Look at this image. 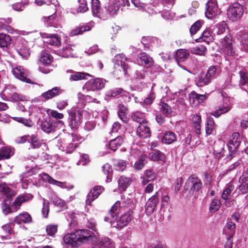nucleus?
<instances>
[{
	"mask_svg": "<svg viewBox=\"0 0 248 248\" xmlns=\"http://www.w3.org/2000/svg\"><path fill=\"white\" fill-rule=\"evenodd\" d=\"M177 136L176 134L171 131L166 132L162 138V142L166 144H171L176 141Z\"/></svg>",
	"mask_w": 248,
	"mask_h": 248,
	"instance_id": "c756f323",
	"label": "nucleus"
},
{
	"mask_svg": "<svg viewBox=\"0 0 248 248\" xmlns=\"http://www.w3.org/2000/svg\"><path fill=\"white\" fill-rule=\"evenodd\" d=\"M192 123L194 125V128L196 134L200 135L201 134V117L200 115L195 114L192 118Z\"/></svg>",
	"mask_w": 248,
	"mask_h": 248,
	"instance_id": "a19ab883",
	"label": "nucleus"
},
{
	"mask_svg": "<svg viewBox=\"0 0 248 248\" xmlns=\"http://www.w3.org/2000/svg\"><path fill=\"white\" fill-rule=\"evenodd\" d=\"M155 173L151 170H146L144 171L143 176L141 177L142 179L141 184L142 186L146 185L148 183L153 181L156 178Z\"/></svg>",
	"mask_w": 248,
	"mask_h": 248,
	"instance_id": "cd10ccee",
	"label": "nucleus"
},
{
	"mask_svg": "<svg viewBox=\"0 0 248 248\" xmlns=\"http://www.w3.org/2000/svg\"><path fill=\"white\" fill-rule=\"evenodd\" d=\"M191 51L194 54L203 56L205 55L207 52V49L205 46L200 45L199 46L192 48L191 50Z\"/></svg>",
	"mask_w": 248,
	"mask_h": 248,
	"instance_id": "5fc2aeb1",
	"label": "nucleus"
},
{
	"mask_svg": "<svg viewBox=\"0 0 248 248\" xmlns=\"http://www.w3.org/2000/svg\"><path fill=\"white\" fill-rule=\"evenodd\" d=\"M120 207V202H116L111 207L108 216L105 217V221L108 222L111 224H115L117 218V215Z\"/></svg>",
	"mask_w": 248,
	"mask_h": 248,
	"instance_id": "f8f14e48",
	"label": "nucleus"
},
{
	"mask_svg": "<svg viewBox=\"0 0 248 248\" xmlns=\"http://www.w3.org/2000/svg\"><path fill=\"white\" fill-rule=\"evenodd\" d=\"M62 93V90L58 87H55L42 94V97L46 99H50Z\"/></svg>",
	"mask_w": 248,
	"mask_h": 248,
	"instance_id": "7c9ffc66",
	"label": "nucleus"
},
{
	"mask_svg": "<svg viewBox=\"0 0 248 248\" xmlns=\"http://www.w3.org/2000/svg\"><path fill=\"white\" fill-rule=\"evenodd\" d=\"M52 59V57L50 54L43 52L41 54L40 61L44 64H48L51 63Z\"/></svg>",
	"mask_w": 248,
	"mask_h": 248,
	"instance_id": "e2e57ef3",
	"label": "nucleus"
},
{
	"mask_svg": "<svg viewBox=\"0 0 248 248\" xmlns=\"http://www.w3.org/2000/svg\"><path fill=\"white\" fill-rule=\"evenodd\" d=\"M141 43L145 46L147 45L154 46L155 44L158 45L160 43V41L155 37H143Z\"/></svg>",
	"mask_w": 248,
	"mask_h": 248,
	"instance_id": "09e8293b",
	"label": "nucleus"
},
{
	"mask_svg": "<svg viewBox=\"0 0 248 248\" xmlns=\"http://www.w3.org/2000/svg\"><path fill=\"white\" fill-rule=\"evenodd\" d=\"M78 3L77 13H84L88 10L86 0H78Z\"/></svg>",
	"mask_w": 248,
	"mask_h": 248,
	"instance_id": "052dcab7",
	"label": "nucleus"
},
{
	"mask_svg": "<svg viewBox=\"0 0 248 248\" xmlns=\"http://www.w3.org/2000/svg\"><path fill=\"white\" fill-rule=\"evenodd\" d=\"M10 94L9 101L16 102L18 101H24L25 100V96L16 93H11L10 92Z\"/></svg>",
	"mask_w": 248,
	"mask_h": 248,
	"instance_id": "338daca9",
	"label": "nucleus"
},
{
	"mask_svg": "<svg viewBox=\"0 0 248 248\" xmlns=\"http://www.w3.org/2000/svg\"><path fill=\"white\" fill-rule=\"evenodd\" d=\"M0 193L4 199L12 198L16 194L15 191L10 188L6 183L0 184Z\"/></svg>",
	"mask_w": 248,
	"mask_h": 248,
	"instance_id": "a878e982",
	"label": "nucleus"
},
{
	"mask_svg": "<svg viewBox=\"0 0 248 248\" xmlns=\"http://www.w3.org/2000/svg\"><path fill=\"white\" fill-rule=\"evenodd\" d=\"M79 232L76 231L74 232L65 234L63 238L64 242L69 247L77 248L82 244L80 240L81 238L78 237Z\"/></svg>",
	"mask_w": 248,
	"mask_h": 248,
	"instance_id": "20e7f679",
	"label": "nucleus"
},
{
	"mask_svg": "<svg viewBox=\"0 0 248 248\" xmlns=\"http://www.w3.org/2000/svg\"><path fill=\"white\" fill-rule=\"evenodd\" d=\"M220 47L225 55L228 56H233L234 51L233 50L232 37L230 35H226L220 39Z\"/></svg>",
	"mask_w": 248,
	"mask_h": 248,
	"instance_id": "423d86ee",
	"label": "nucleus"
},
{
	"mask_svg": "<svg viewBox=\"0 0 248 248\" xmlns=\"http://www.w3.org/2000/svg\"><path fill=\"white\" fill-rule=\"evenodd\" d=\"M235 224L232 221L228 220L223 230L224 233L227 235L228 238L233 237L235 232Z\"/></svg>",
	"mask_w": 248,
	"mask_h": 248,
	"instance_id": "5701e85b",
	"label": "nucleus"
},
{
	"mask_svg": "<svg viewBox=\"0 0 248 248\" xmlns=\"http://www.w3.org/2000/svg\"><path fill=\"white\" fill-rule=\"evenodd\" d=\"M123 138L122 137L118 136L115 139L109 141V146L112 151H116L123 143Z\"/></svg>",
	"mask_w": 248,
	"mask_h": 248,
	"instance_id": "e433bc0d",
	"label": "nucleus"
},
{
	"mask_svg": "<svg viewBox=\"0 0 248 248\" xmlns=\"http://www.w3.org/2000/svg\"><path fill=\"white\" fill-rule=\"evenodd\" d=\"M13 154L14 151L10 147H2L0 149V160L8 159Z\"/></svg>",
	"mask_w": 248,
	"mask_h": 248,
	"instance_id": "4c0bfd02",
	"label": "nucleus"
},
{
	"mask_svg": "<svg viewBox=\"0 0 248 248\" xmlns=\"http://www.w3.org/2000/svg\"><path fill=\"white\" fill-rule=\"evenodd\" d=\"M147 163L146 156L145 155H142L139 159L135 162L134 164V168L136 170H140L142 169L145 164Z\"/></svg>",
	"mask_w": 248,
	"mask_h": 248,
	"instance_id": "3c124183",
	"label": "nucleus"
},
{
	"mask_svg": "<svg viewBox=\"0 0 248 248\" xmlns=\"http://www.w3.org/2000/svg\"><path fill=\"white\" fill-rule=\"evenodd\" d=\"M67 72H69V80L70 81H78L84 79L87 76H90L89 74L84 72H76L73 70H68Z\"/></svg>",
	"mask_w": 248,
	"mask_h": 248,
	"instance_id": "b1692460",
	"label": "nucleus"
},
{
	"mask_svg": "<svg viewBox=\"0 0 248 248\" xmlns=\"http://www.w3.org/2000/svg\"><path fill=\"white\" fill-rule=\"evenodd\" d=\"M47 43L52 46H58L61 45V38L57 35H52L48 38Z\"/></svg>",
	"mask_w": 248,
	"mask_h": 248,
	"instance_id": "680f3d73",
	"label": "nucleus"
},
{
	"mask_svg": "<svg viewBox=\"0 0 248 248\" xmlns=\"http://www.w3.org/2000/svg\"><path fill=\"white\" fill-rule=\"evenodd\" d=\"M149 157L153 161H164L166 158L165 155L158 150H155L150 153Z\"/></svg>",
	"mask_w": 248,
	"mask_h": 248,
	"instance_id": "f704fd0d",
	"label": "nucleus"
},
{
	"mask_svg": "<svg viewBox=\"0 0 248 248\" xmlns=\"http://www.w3.org/2000/svg\"><path fill=\"white\" fill-rule=\"evenodd\" d=\"M205 130L206 135L213 134L215 132V123L212 118L207 119Z\"/></svg>",
	"mask_w": 248,
	"mask_h": 248,
	"instance_id": "79ce46f5",
	"label": "nucleus"
},
{
	"mask_svg": "<svg viewBox=\"0 0 248 248\" xmlns=\"http://www.w3.org/2000/svg\"><path fill=\"white\" fill-rule=\"evenodd\" d=\"M227 24L224 22L217 24L214 27L213 32L217 36L221 35L225 32Z\"/></svg>",
	"mask_w": 248,
	"mask_h": 248,
	"instance_id": "49530a36",
	"label": "nucleus"
},
{
	"mask_svg": "<svg viewBox=\"0 0 248 248\" xmlns=\"http://www.w3.org/2000/svg\"><path fill=\"white\" fill-rule=\"evenodd\" d=\"M190 53L188 50L186 49H178L175 53V58L179 65V62L185 61L189 56Z\"/></svg>",
	"mask_w": 248,
	"mask_h": 248,
	"instance_id": "bb28decb",
	"label": "nucleus"
},
{
	"mask_svg": "<svg viewBox=\"0 0 248 248\" xmlns=\"http://www.w3.org/2000/svg\"><path fill=\"white\" fill-rule=\"evenodd\" d=\"M28 141L30 143L31 146L32 148H38L41 145V142L38 139V138L34 135L30 136L29 140Z\"/></svg>",
	"mask_w": 248,
	"mask_h": 248,
	"instance_id": "864d4df0",
	"label": "nucleus"
},
{
	"mask_svg": "<svg viewBox=\"0 0 248 248\" xmlns=\"http://www.w3.org/2000/svg\"><path fill=\"white\" fill-rule=\"evenodd\" d=\"M91 4L93 15L100 18H105V16L100 11L99 1L98 0H92Z\"/></svg>",
	"mask_w": 248,
	"mask_h": 248,
	"instance_id": "4be33fe9",
	"label": "nucleus"
},
{
	"mask_svg": "<svg viewBox=\"0 0 248 248\" xmlns=\"http://www.w3.org/2000/svg\"><path fill=\"white\" fill-rule=\"evenodd\" d=\"M15 222L18 224L29 223L32 221L31 216L27 212L21 213L14 218Z\"/></svg>",
	"mask_w": 248,
	"mask_h": 248,
	"instance_id": "393cba45",
	"label": "nucleus"
},
{
	"mask_svg": "<svg viewBox=\"0 0 248 248\" xmlns=\"http://www.w3.org/2000/svg\"><path fill=\"white\" fill-rule=\"evenodd\" d=\"M69 126L75 130L78 128L81 123V114L76 111L71 112L69 116Z\"/></svg>",
	"mask_w": 248,
	"mask_h": 248,
	"instance_id": "9d476101",
	"label": "nucleus"
},
{
	"mask_svg": "<svg viewBox=\"0 0 248 248\" xmlns=\"http://www.w3.org/2000/svg\"><path fill=\"white\" fill-rule=\"evenodd\" d=\"M12 72L16 78L20 80L27 83L31 84L33 83L30 78V75L28 71L23 67L18 66L15 67L13 69Z\"/></svg>",
	"mask_w": 248,
	"mask_h": 248,
	"instance_id": "6e6552de",
	"label": "nucleus"
},
{
	"mask_svg": "<svg viewBox=\"0 0 248 248\" xmlns=\"http://www.w3.org/2000/svg\"><path fill=\"white\" fill-rule=\"evenodd\" d=\"M206 98L205 94H200L192 92L189 96V102L192 107H196L202 103Z\"/></svg>",
	"mask_w": 248,
	"mask_h": 248,
	"instance_id": "a211bd4d",
	"label": "nucleus"
},
{
	"mask_svg": "<svg viewBox=\"0 0 248 248\" xmlns=\"http://www.w3.org/2000/svg\"><path fill=\"white\" fill-rule=\"evenodd\" d=\"M205 16L209 19H212L217 16L219 14L217 4L212 1H209L206 4Z\"/></svg>",
	"mask_w": 248,
	"mask_h": 248,
	"instance_id": "9b49d317",
	"label": "nucleus"
},
{
	"mask_svg": "<svg viewBox=\"0 0 248 248\" xmlns=\"http://www.w3.org/2000/svg\"><path fill=\"white\" fill-rule=\"evenodd\" d=\"M106 9L110 15H113L117 12L120 9V4L118 3L111 2L106 6Z\"/></svg>",
	"mask_w": 248,
	"mask_h": 248,
	"instance_id": "8fccbe9b",
	"label": "nucleus"
},
{
	"mask_svg": "<svg viewBox=\"0 0 248 248\" xmlns=\"http://www.w3.org/2000/svg\"><path fill=\"white\" fill-rule=\"evenodd\" d=\"M72 50V47L70 46H67L63 47L60 53L62 57L68 58L73 56Z\"/></svg>",
	"mask_w": 248,
	"mask_h": 248,
	"instance_id": "bf43d9fd",
	"label": "nucleus"
},
{
	"mask_svg": "<svg viewBox=\"0 0 248 248\" xmlns=\"http://www.w3.org/2000/svg\"><path fill=\"white\" fill-rule=\"evenodd\" d=\"M12 199V198L4 199L1 204L2 211L5 215H7L12 212L10 206Z\"/></svg>",
	"mask_w": 248,
	"mask_h": 248,
	"instance_id": "37998d69",
	"label": "nucleus"
},
{
	"mask_svg": "<svg viewBox=\"0 0 248 248\" xmlns=\"http://www.w3.org/2000/svg\"><path fill=\"white\" fill-rule=\"evenodd\" d=\"M131 118L134 121L137 122L140 124L147 122L145 119V114L139 111L133 112L131 115Z\"/></svg>",
	"mask_w": 248,
	"mask_h": 248,
	"instance_id": "2f4dec72",
	"label": "nucleus"
},
{
	"mask_svg": "<svg viewBox=\"0 0 248 248\" xmlns=\"http://www.w3.org/2000/svg\"><path fill=\"white\" fill-rule=\"evenodd\" d=\"M186 185L190 187V190L193 192L198 191L202 186L201 180L195 175L190 176L186 181Z\"/></svg>",
	"mask_w": 248,
	"mask_h": 248,
	"instance_id": "ddd939ff",
	"label": "nucleus"
},
{
	"mask_svg": "<svg viewBox=\"0 0 248 248\" xmlns=\"http://www.w3.org/2000/svg\"><path fill=\"white\" fill-rule=\"evenodd\" d=\"M104 190V187L100 186H95L91 189L87 196L86 205L91 206L92 202L97 199Z\"/></svg>",
	"mask_w": 248,
	"mask_h": 248,
	"instance_id": "1a4fd4ad",
	"label": "nucleus"
},
{
	"mask_svg": "<svg viewBox=\"0 0 248 248\" xmlns=\"http://www.w3.org/2000/svg\"><path fill=\"white\" fill-rule=\"evenodd\" d=\"M138 61L140 64L147 66H151L153 62L152 58L145 52L140 54L138 56Z\"/></svg>",
	"mask_w": 248,
	"mask_h": 248,
	"instance_id": "c85d7f7f",
	"label": "nucleus"
},
{
	"mask_svg": "<svg viewBox=\"0 0 248 248\" xmlns=\"http://www.w3.org/2000/svg\"><path fill=\"white\" fill-rule=\"evenodd\" d=\"M11 43V37L5 33H0V47H6Z\"/></svg>",
	"mask_w": 248,
	"mask_h": 248,
	"instance_id": "a18cd8bd",
	"label": "nucleus"
},
{
	"mask_svg": "<svg viewBox=\"0 0 248 248\" xmlns=\"http://www.w3.org/2000/svg\"><path fill=\"white\" fill-rule=\"evenodd\" d=\"M98 248H113L114 244L108 237L102 238L97 244Z\"/></svg>",
	"mask_w": 248,
	"mask_h": 248,
	"instance_id": "72a5a7b5",
	"label": "nucleus"
},
{
	"mask_svg": "<svg viewBox=\"0 0 248 248\" xmlns=\"http://www.w3.org/2000/svg\"><path fill=\"white\" fill-rule=\"evenodd\" d=\"M106 80L102 78H96L88 81L83 87L84 91H99L105 87Z\"/></svg>",
	"mask_w": 248,
	"mask_h": 248,
	"instance_id": "7ed1b4c3",
	"label": "nucleus"
},
{
	"mask_svg": "<svg viewBox=\"0 0 248 248\" xmlns=\"http://www.w3.org/2000/svg\"><path fill=\"white\" fill-rule=\"evenodd\" d=\"M160 108L159 109L161 112L163 113L164 114L168 116L170 115L171 112V109L170 106L168 105L165 103H161L159 105Z\"/></svg>",
	"mask_w": 248,
	"mask_h": 248,
	"instance_id": "69168bd1",
	"label": "nucleus"
},
{
	"mask_svg": "<svg viewBox=\"0 0 248 248\" xmlns=\"http://www.w3.org/2000/svg\"><path fill=\"white\" fill-rule=\"evenodd\" d=\"M241 49L246 52H248V35L243 36L241 41Z\"/></svg>",
	"mask_w": 248,
	"mask_h": 248,
	"instance_id": "774afa93",
	"label": "nucleus"
},
{
	"mask_svg": "<svg viewBox=\"0 0 248 248\" xmlns=\"http://www.w3.org/2000/svg\"><path fill=\"white\" fill-rule=\"evenodd\" d=\"M36 4L38 6H41L43 4L50 5V8L52 9V15L47 17H44V21L48 22L49 24L51 23V20L55 18V15L54 13L56 10V7L59 5L57 0H35Z\"/></svg>",
	"mask_w": 248,
	"mask_h": 248,
	"instance_id": "0eeeda50",
	"label": "nucleus"
},
{
	"mask_svg": "<svg viewBox=\"0 0 248 248\" xmlns=\"http://www.w3.org/2000/svg\"><path fill=\"white\" fill-rule=\"evenodd\" d=\"M42 179L49 184L57 186L60 187H63L65 184L64 183L54 180L46 173H44L41 175Z\"/></svg>",
	"mask_w": 248,
	"mask_h": 248,
	"instance_id": "c9c22d12",
	"label": "nucleus"
},
{
	"mask_svg": "<svg viewBox=\"0 0 248 248\" xmlns=\"http://www.w3.org/2000/svg\"><path fill=\"white\" fill-rule=\"evenodd\" d=\"M130 179L123 176L120 177L118 180V185L119 189L125 190L130 184Z\"/></svg>",
	"mask_w": 248,
	"mask_h": 248,
	"instance_id": "de8ad7c7",
	"label": "nucleus"
},
{
	"mask_svg": "<svg viewBox=\"0 0 248 248\" xmlns=\"http://www.w3.org/2000/svg\"><path fill=\"white\" fill-rule=\"evenodd\" d=\"M77 232H79L78 237H80L81 243H84L90 239L92 237V232L89 230H77Z\"/></svg>",
	"mask_w": 248,
	"mask_h": 248,
	"instance_id": "c03bdc74",
	"label": "nucleus"
},
{
	"mask_svg": "<svg viewBox=\"0 0 248 248\" xmlns=\"http://www.w3.org/2000/svg\"><path fill=\"white\" fill-rule=\"evenodd\" d=\"M234 186L232 184H229L223 191L221 195V198L223 200H227L228 196L234 189Z\"/></svg>",
	"mask_w": 248,
	"mask_h": 248,
	"instance_id": "0e129e2a",
	"label": "nucleus"
},
{
	"mask_svg": "<svg viewBox=\"0 0 248 248\" xmlns=\"http://www.w3.org/2000/svg\"><path fill=\"white\" fill-rule=\"evenodd\" d=\"M77 143L73 142V140L70 137L69 138L65 139L62 142L61 147L63 151L67 153H72L76 148Z\"/></svg>",
	"mask_w": 248,
	"mask_h": 248,
	"instance_id": "412c9836",
	"label": "nucleus"
},
{
	"mask_svg": "<svg viewBox=\"0 0 248 248\" xmlns=\"http://www.w3.org/2000/svg\"><path fill=\"white\" fill-rule=\"evenodd\" d=\"M41 129L46 133H50L55 131V126L51 122L44 121L41 122Z\"/></svg>",
	"mask_w": 248,
	"mask_h": 248,
	"instance_id": "ea45409f",
	"label": "nucleus"
},
{
	"mask_svg": "<svg viewBox=\"0 0 248 248\" xmlns=\"http://www.w3.org/2000/svg\"><path fill=\"white\" fill-rule=\"evenodd\" d=\"M211 79L206 75L200 76L197 81L196 84L199 87L207 85L211 82Z\"/></svg>",
	"mask_w": 248,
	"mask_h": 248,
	"instance_id": "13d9d810",
	"label": "nucleus"
},
{
	"mask_svg": "<svg viewBox=\"0 0 248 248\" xmlns=\"http://www.w3.org/2000/svg\"><path fill=\"white\" fill-rule=\"evenodd\" d=\"M241 141V138L238 133L234 132L232 134L228 143L229 150L231 153L227 157L228 159L231 160L235 155V153H233V151L239 147Z\"/></svg>",
	"mask_w": 248,
	"mask_h": 248,
	"instance_id": "39448f33",
	"label": "nucleus"
},
{
	"mask_svg": "<svg viewBox=\"0 0 248 248\" xmlns=\"http://www.w3.org/2000/svg\"><path fill=\"white\" fill-rule=\"evenodd\" d=\"M12 118L15 121L20 123L27 127H31L33 125V122L30 119H26L20 117H14Z\"/></svg>",
	"mask_w": 248,
	"mask_h": 248,
	"instance_id": "603ef678",
	"label": "nucleus"
},
{
	"mask_svg": "<svg viewBox=\"0 0 248 248\" xmlns=\"http://www.w3.org/2000/svg\"><path fill=\"white\" fill-rule=\"evenodd\" d=\"M137 135L142 139H145L150 137L151 132L148 122L140 124L137 129Z\"/></svg>",
	"mask_w": 248,
	"mask_h": 248,
	"instance_id": "2eb2a0df",
	"label": "nucleus"
},
{
	"mask_svg": "<svg viewBox=\"0 0 248 248\" xmlns=\"http://www.w3.org/2000/svg\"><path fill=\"white\" fill-rule=\"evenodd\" d=\"M221 203L220 201L217 199H214L211 202L209 210L211 213H215L217 211L220 207Z\"/></svg>",
	"mask_w": 248,
	"mask_h": 248,
	"instance_id": "6e6d98bb",
	"label": "nucleus"
},
{
	"mask_svg": "<svg viewBox=\"0 0 248 248\" xmlns=\"http://www.w3.org/2000/svg\"><path fill=\"white\" fill-rule=\"evenodd\" d=\"M238 74L239 76V86L243 88L244 86H248V72L244 67H240L238 69Z\"/></svg>",
	"mask_w": 248,
	"mask_h": 248,
	"instance_id": "6ab92c4d",
	"label": "nucleus"
},
{
	"mask_svg": "<svg viewBox=\"0 0 248 248\" xmlns=\"http://www.w3.org/2000/svg\"><path fill=\"white\" fill-rule=\"evenodd\" d=\"M115 64L118 67H115L114 71V74L118 76L121 77L123 75L126 74L128 66L125 64V61L126 58L123 54H117L115 56Z\"/></svg>",
	"mask_w": 248,
	"mask_h": 248,
	"instance_id": "f03ea898",
	"label": "nucleus"
},
{
	"mask_svg": "<svg viewBox=\"0 0 248 248\" xmlns=\"http://www.w3.org/2000/svg\"><path fill=\"white\" fill-rule=\"evenodd\" d=\"M132 218L131 214L130 212H127L123 215L116 221L115 224H111L113 227L121 228L124 226H126L131 221Z\"/></svg>",
	"mask_w": 248,
	"mask_h": 248,
	"instance_id": "dca6fc26",
	"label": "nucleus"
},
{
	"mask_svg": "<svg viewBox=\"0 0 248 248\" xmlns=\"http://www.w3.org/2000/svg\"><path fill=\"white\" fill-rule=\"evenodd\" d=\"M90 30L91 29L88 26H81L73 29L71 31V34L72 36L78 35L84 31H90Z\"/></svg>",
	"mask_w": 248,
	"mask_h": 248,
	"instance_id": "4d7b16f0",
	"label": "nucleus"
},
{
	"mask_svg": "<svg viewBox=\"0 0 248 248\" xmlns=\"http://www.w3.org/2000/svg\"><path fill=\"white\" fill-rule=\"evenodd\" d=\"M159 202L158 194L156 192L147 201L146 206V212L147 214L153 213Z\"/></svg>",
	"mask_w": 248,
	"mask_h": 248,
	"instance_id": "4468645a",
	"label": "nucleus"
},
{
	"mask_svg": "<svg viewBox=\"0 0 248 248\" xmlns=\"http://www.w3.org/2000/svg\"><path fill=\"white\" fill-rule=\"evenodd\" d=\"M214 33H212L209 29H207L203 32L201 39L203 41L209 43L213 39H217Z\"/></svg>",
	"mask_w": 248,
	"mask_h": 248,
	"instance_id": "58836bf2",
	"label": "nucleus"
},
{
	"mask_svg": "<svg viewBox=\"0 0 248 248\" xmlns=\"http://www.w3.org/2000/svg\"><path fill=\"white\" fill-rule=\"evenodd\" d=\"M243 13V7L238 2L232 3L229 7L227 11V16L232 21H236L239 19Z\"/></svg>",
	"mask_w": 248,
	"mask_h": 248,
	"instance_id": "f257e3e1",
	"label": "nucleus"
},
{
	"mask_svg": "<svg viewBox=\"0 0 248 248\" xmlns=\"http://www.w3.org/2000/svg\"><path fill=\"white\" fill-rule=\"evenodd\" d=\"M16 49L18 54L23 58H26L30 55L28 43L24 40L20 41L16 46Z\"/></svg>",
	"mask_w": 248,
	"mask_h": 248,
	"instance_id": "f3484780",
	"label": "nucleus"
},
{
	"mask_svg": "<svg viewBox=\"0 0 248 248\" xmlns=\"http://www.w3.org/2000/svg\"><path fill=\"white\" fill-rule=\"evenodd\" d=\"M225 142L222 140H218L215 142L214 145V153L216 157L219 158L224 155V147Z\"/></svg>",
	"mask_w": 248,
	"mask_h": 248,
	"instance_id": "aec40b11",
	"label": "nucleus"
},
{
	"mask_svg": "<svg viewBox=\"0 0 248 248\" xmlns=\"http://www.w3.org/2000/svg\"><path fill=\"white\" fill-rule=\"evenodd\" d=\"M230 109L231 107L230 105L226 103H224L222 107H219L218 109L215 110L214 111H213L211 114L216 117L217 118L221 114L228 112Z\"/></svg>",
	"mask_w": 248,
	"mask_h": 248,
	"instance_id": "473e14b6",
	"label": "nucleus"
}]
</instances>
